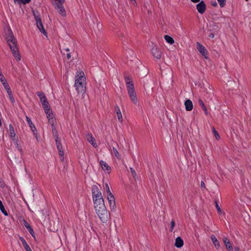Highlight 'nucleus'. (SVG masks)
<instances>
[{
	"label": "nucleus",
	"mask_w": 251,
	"mask_h": 251,
	"mask_svg": "<svg viewBox=\"0 0 251 251\" xmlns=\"http://www.w3.org/2000/svg\"><path fill=\"white\" fill-rule=\"evenodd\" d=\"M93 200L96 211L103 223L107 221V214L101 193L98 186L94 185L92 187Z\"/></svg>",
	"instance_id": "obj_1"
},
{
	"label": "nucleus",
	"mask_w": 251,
	"mask_h": 251,
	"mask_svg": "<svg viewBox=\"0 0 251 251\" xmlns=\"http://www.w3.org/2000/svg\"><path fill=\"white\" fill-rule=\"evenodd\" d=\"M6 41L11 50L14 57L17 61L21 60V56L19 53V49L17 47V40L13 36L11 29H8L7 33Z\"/></svg>",
	"instance_id": "obj_2"
},
{
	"label": "nucleus",
	"mask_w": 251,
	"mask_h": 251,
	"mask_svg": "<svg viewBox=\"0 0 251 251\" xmlns=\"http://www.w3.org/2000/svg\"><path fill=\"white\" fill-rule=\"evenodd\" d=\"M75 87L78 93L84 95L86 91V82L83 72H80L75 76Z\"/></svg>",
	"instance_id": "obj_3"
},
{
	"label": "nucleus",
	"mask_w": 251,
	"mask_h": 251,
	"mask_svg": "<svg viewBox=\"0 0 251 251\" xmlns=\"http://www.w3.org/2000/svg\"><path fill=\"white\" fill-rule=\"evenodd\" d=\"M55 141L56 143L57 148L59 152V154L60 156V159L62 161H64V157L63 156L64 155V151L63 148L61 143V142L59 140V137L57 135L56 136Z\"/></svg>",
	"instance_id": "obj_4"
},
{
	"label": "nucleus",
	"mask_w": 251,
	"mask_h": 251,
	"mask_svg": "<svg viewBox=\"0 0 251 251\" xmlns=\"http://www.w3.org/2000/svg\"><path fill=\"white\" fill-rule=\"evenodd\" d=\"M124 79L126 84L127 90L135 89L132 78L130 76L125 75L124 76Z\"/></svg>",
	"instance_id": "obj_5"
},
{
	"label": "nucleus",
	"mask_w": 251,
	"mask_h": 251,
	"mask_svg": "<svg viewBox=\"0 0 251 251\" xmlns=\"http://www.w3.org/2000/svg\"><path fill=\"white\" fill-rule=\"evenodd\" d=\"M151 53L154 58L160 59L162 56V50L160 48L153 46L151 49Z\"/></svg>",
	"instance_id": "obj_6"
},
{
	"label": "nucleus",
	"mask_w": 251,
	"mask_h": 251,
	"mask_svg": "<svg viewBox=\"0 0 251 251\" xmlns=\"http://www.w3.org/2000/svg\"><path fill=\"white\" fill-rule=\"evenodd\" d=\"M127 92L131 100L133 103L137 104L138 103V100L135 89L128 90Z\"/></svg>",
	"instance_id": "obj_7"
},
{
	"label": "nucleus",
	"mask_w": 251,
	"mask_h": 251,
	"mask_svg": "<svg viewBox=\"0 0 251 251\" xmlns=\"http://www.w3.org/2000/svg\"><path fill=\"white\" fill-rule=\"evenodd\" d=\"M197 49L199 50V51L200 52V53L205 58L207 59L208 58V57L207 56V50L206 49V48L201 44L200 43L197 42Z\"/></svg>",
	"instance_id": "obj_8"
},
{
	"label": "nucleus",
	"mask_w": 251,
	"mask_h": 251,
	"mask_svg": "<svg viewBox=\"0 0 251 251\" xmlns=\"http://www.w3.org/2000/svg\"><path fill=\"white\" fill-rule=\"evenodd\" d=\"M196 7L198 12L201 14L204 13L206 10V5L203 0L201 1L197 4Z\"/></svg>",
	"instance_id": "obj_9"
},
{
	"label": "nucleus",
	"mask_w": 251,
	"mask_h": 251,
	"mask_svg": "<svg viewBox=\"0 0 251 251\" xmlns=\"http://www.w3.org/2000/svg\"><path fill=\"white\" fill-rule=\"evenodd\" d=\"M114 113H116L119 122L122 123L123 120V116L121 110L118 106L115 107Z\"/></svg>",
	"instance_id": "obj_10"
},
{
	"label": "nucleus",
	"mask_w": 251,
	"mask_h": 251,
	"mask_svg": "<svg viewBox=\"0 0 251 251\" xmlns=\"http://www.w3.org/2000/svg\"><path fill=\"white\" fill-rule=\"evenodd\" d=\"M37 26L39 29V30L42 32L45 35L47 36V33L45 29L44 28L43 23L42 22L41 19H40L36 21Z\"/></svg>",
	"instance_id": "obj_11"
},
{
	"label": "nucleus",
	"mask_w": 251,
	"mask_h": 251,
	"mask_svg": "<svg viewBox=\"0 0 251 251\" xmlns=\"http://www.w3.org/2000/svg\"><path fill=\"white\" fill-rule=\"evenodd\" d=\"M86 139L94 148L97 147V144L96 140L91 134H88L86 135Z\"/></svg>",
	"instance_id": "obj_12"
},
{
	"label": "nucleus",
	"mask_w": 251,
	"mask_h": 251,
	"mask_svg": "<svg viewBox=\"0 0 251 251\" xmlns=\"http://www.w3.org/2000/svg\"><path fill=\"white\" fill-rule=\"evenodd\" d=\"M185 109L186 111H191L193 108V104L192 101L190 100H187L184 102Z\"/></svg>",
	"instance_id": "obj_13"
},
{
	"label": "nucleus",
	"mask_w": 251,
	"mask_h": 251,
	"mask_svg": "<svg viewBox=\"0 0 251 251\" xmlns=\"http://www.w3.org/2000/svg\"><path fill=\"white\" fill-rule=\"evenodd\" d=\"M26 119L27 122L29 127L31 128V130L33 132L34 135H36L37 134H36L35 133V131L36 130V129L35 126H34V125L32 123L31 120L27 116H26Z\"/></svg>",
	"instance_id": "obj_14"
},
{
	"label": "nucleus",
	"mask_w": 251,
	"mask_h": 251,
	"mask_svg": "<svg viewBox=\"0 0 251 251\" xmlns=\"http://www.w3.org/2000/svg\"><path fill=\"white\" fill-rule=\"evenodd\" d=\"M175 245L178 248H180L183 246V241L180 237H177L176 238Z\"/></svg>",
	"instance_id": "obj_15"
},
{
	"label": "nucleus",
	"mask_w": 251,
	"mask_h": 251,
	"mask_svg": "<svg viewBox=\"0 0 251 251\" xmlns=\"http://www.w3.org/2000/svg\"><path fill=\"white\" fill-rule=\"evenodd\" d=\"M224 242L225 245L226 249L229 251H233L232 246L231 244H230L229 240L226 237L224 238Z\"/></svg>",
	"instance_id": "obj_16"
},
{
	"label": "nucleus",
	"mask_w": 251,
	"mask_h": 251,
	"mask_svg": "<svg viewBox=\"0 0 251 251\" xmlns=\"http://www.w3.org/2000/svg\"><path fill=\"white\" fill-rule=\"evenodd\" d=\"M0 80L5 89L9 87V84L7 82L5 77L1 73H0Z\"/></svg>",
	"instance_id": "obj_17"
},
{
	"label": "nucleus",
	"mask_w": 251,
	"mask_h": 251,
	"mask_svg": "<svg viewBox=\"0 0 251 251\" xmlns=\"http://www.w3.org/2000/svg\"><path fill=\"white\" fill-rule=\"evenodd\" d=\"M209 29H208V31H214L218 30V26L216 25L214 22H211L209 23Z\"/></svg>",
	"instance_id": "obj_18"
},
{
	"label": "nucleus",
	"mask_w": 251,
	"mask_h": 251,
	"mask_svg": "<svg viewBox=\"0 0 251 251\" xmlns=\"http://www.w3.org/2000/svg\"><path fill=\"white\" fill-rule=\"evenodd\" d=\"M211 239L214 245L215 248L217 249H218L219 248L220 245V243L218 241V240L217 239L216 236L215 235H212L211 236Z\"/></svg>",
	"instance_id": "obj_19"
},
{
	"label": "nucleus",
	"mask_w": 251,
	"mask_h": 251,
	"mask_svg": "<svg viewBox=\"0 0 251 251\" xmlns=\"http://www.w3.org/2000/svg\"><path fill=\"white\" fill-rule=\"evenodd\" d=\"M198 102H199L200 106L201 107V108L204 111V113L205 114V115H207L208 114V112L206 106H205L202 100L201 99H200L198 100Z\"/></svg>",
	"instance_id": "obj_20"
},
{
	"label": "nucleus",
	"mask_w": 251,
	"mask_h": 251,
	"mask_svg": "<svg viewBox=\"0 0 251 251\" xmlns=\"http://www.w3.org/2000/svg\"><path fill=\"white\" fill-rule=\"evenodd\" d=\"M40 101L42 104V106L44 109L47 108L48 107H50V105L47 100L46 97L44 99H42V100H41Z\"/></svg>",
	"instance_id": "obj_21"
},
{
	"label": "nucleus",
	"mask_w": 251,
	"mask_h": 251,
	"mask_svg": "<svg viewBox=\"0 0 251 251\" xmlns=\"http://www.w3.org/2000/svg\"><path fill=\"white\" fill-rule=\"evenodd\" d=\"M9 132L10 137L12 138H14V137H16V133H15L14 128H13V126H12V125H11V124L9 125Z\"/></svg>",
	"instance_id": "obj_22"
},
{
	"label": "nucleus",
	"mask_w": 251,
	"mask_h": 251,
	"mask_svg": "<svg viewBox=\"0 0 251 251\" xmlns=\"http://www.w3.org/2000/svg\"><path fill=\"white\" fill-rule=\"evenodd\" d=\"M20 240L22 242L23 245L26 251H32L29 246L27 244L25 240L23 237H20Z\"/></svg>",
	"instance_id": "obj_23"
},
{
	"label": "nucleus",
	"mask_w": 251,
	"mask_h": 251,
	"mask_svg": "<svg viewBox=\"0 0 251 251\" xmlns=\"http://www.w3.org/2000/svg\"><path fill=\"white\" fill-rule=\"evenodd\" d=\"M54 115H49L48 118L49 122L51 125L52 127L54 126V124L55 123V120H54Z\"/></svg>",
	"instance_id": "obj_24"
},
{
	"label": "nucleus",
	"mask_w": 251,
	"mask_h": 251,
	"mask_svg": "<svg viewBox=\"0 0 251 251\" xmlns=\"http://www.w3.org/2000/svg\"><path fill=\"white\" fill-rule=\"evenodd\" d=\"M100 165L103 170H108L109 166L105 161L102 160L100 161Z\"/></svg>",
	"instance_id": "obj_25"
},
{
	"label": "nucleus",
	"mask_w": 251,
	"mask_h": 251,
	"mask_svg": "<svg viewBox=\"0 0 251 251\" xmlns=\"http://www.w3.org/2000/svg\"><path fill=\"white\" fill-rule=\"evenodd\" d=\"M164 38L166 40V42H168V43L170 44H173V43H174V40L170 36L166 35L164 36Z\"/></svg>",
	"instance_id": "obj_26"
},
{
	"label": "nucleus",
	"mask_w": 251,
	"mask_h": 251,
	"mask_svg": "<svg viewBox=\"0 0 251 251\" xmlns=\"http://www.w3.org/2000/svg\"><path fill=\"white\" fill-rule=\"evenodd\" d=\"M52 4L53 6H54V8L56 10H57L58 9H59L60 7H62L63 6V3H59L58 2H56V1H52Z\"/></svg>",
	"instance_id": "obj_27"
},
{
	"label": "nucleus",
	"mask_w": 251,
	"mask_h": 251,
	"mask_svg": "<svg viewBox=\"0 0 251 251\" xmlns=\"http://www.w3.org/2000/svg\"><path fill=\"white\" fill-rule=\"evenodd\" d=\"M57 11H58V13L60 15H61L62 16H63V17L66 16V11H65V8L63 6L62 7H60L59 9H58Z\"/></svg>",
	"instance_id": "obj_28"
},
{
	"label": "nucleus",
	"mask_w": 251,
	"mask_h": 251,
	"mask_svg": "<svg viewBox=\"0 0 251 251\" xmlns=\"http://www.w3.org/2000/svg\"><path fill=\"white\" fill-rule=\"evenodd\" d=\"M32 13L36 22L37 21L38 19H41L40 16L37 11L32 10Z\"/></svg>",
	"instance_id": "obj_29"
},
{
	"label": "nucleus",
	"mask_w": 251,
	"mask_h": 251,
	"mask_svg": "<svg viewBox=\"0 0 251 251\" xmlns=\"http://www.w3.org/2000/svg\"><path fill=\"white\" fill-rule=\"evenodd\" d=\"M12 140H13V141L14 142V143L15 144V145H16L17 148L18 149V150L19 151H22V150L21 148V147H20L18 144V139L16 137H14V138H12Z\"/></svg>",
	"instance_id": "obj_30"
},
{
	"label": "nucleus",
	"mask_w": 251,
	"mask_h": 251,
	"mask_svg": "<svg viewBox=\"0 0 251 251\" xmlns=\"http://www.w3.org/2000/svg\"><path fill=\"white\" fill-rule=\"evenodd\" d=\"M44 110L46 114H47V118H48L49 115H53L51 110L50 109V107H48L47 108H45Z\"/></svg>",
	"instance_id": "obj_31"
},
{
	"label": "nucleus",
	"mask_w": 251,
	"mask_h": 251,
	"mask_svg": "<svg viewBox=\"0 0 251 251\" xmlns=\"http://www.w3.org/2000/svg\"><path fill=\"white\" fill-rule=\"evenodd\" d=\"M212 131L213 132L215 136V138L217 140H219L220 139V136L218 132L216 130L214 127H212Z\"/></svg>",
	"instance_id": "obj_32"
},
{
	"label": "nucleus",
	"mask_w": 251,
	"mask_h": 251,
	"mask_svg": "<svg viewBox=\"0 0 251 251\" xmlns=\"http://www.w3.org/2000/svg\"><path fill=\"white\" fill-rule=\"evenodd\" d=\"M215 206H216V208L218 211V212L219 214H221L222 213V211L221 210V209L220 208L218 203V202L217 201H215Z\"/></svg>",
	"instance_id": "obj_33"
},
{
	"label": "nucleus",
	"mask_w": 251,
	"mask_h": 251,
	"mask_svg": "<svg viewBox=\"0 0 251 251\" xmlns=\"http://www.w3.org/2000/svg\"><path fill=\"white\" fill-rule=\"evenodd\" d=\"M37 95L40 98V100H42V99H44V98H46L45 95L42 92H37Z\"/></svg>",
	"instance_id": "obj_34"
},
{
	"label": "nucleus",
	"mask_w": 251,
	"mask_h": 251,
	"mask_svg": "<svg viewBox=\"0 0 251 251\" xmlns=\"http://www.w3.org/2000/svg\"><path fill=\"white\" fill-rule=\"evenodd\" d=\"M113 202V208H114V207L116 206V203H115V199L113 196V195L111 193V205L112 204V202Z\"/></svg>",
	"instance_id": "obj_35"
},
{
	"label": "nucleus",
	"mask_w": 251,
	"mask_h": 251,
	"mask_svg": "<svg viewBox=\"0 0 251 251\" xmlns=\"http://www.w3.org/2000/svg\"><path fill=\"white\" fill-rule=\"evenodd\" d=\"M220 6L224 7L226 5V0H217Z\"/></svg>",
	"instance_id": "obj_36"
},
{
	"label": "nucleus",
	"mask_w": 251,
	"mask_h": 251,
	"mask_svg": "<svg viewBox=\"0 0 251 251\" xmlns=\"http://www.w3.org/2000/svg\"><path fill=\"white\" fill-rule=\"evenodd\" d=\"M113 150L115 156L117 157L118 158H119L120 154L118 151L114 147H113Z\"/></svg>",
	"instance_id": "obj_37"
},
{
	"label": "nucleus",
	"mask_w": 251,
	"mask_h": 251,
	"mask_svg": "<svg viewBox=\"0 0 251 251\" xmlns=\"http://www.w3.org/2000/svg\"><path fill=\"white\" fill-rule=\"evenodd\" d=\"M175 226V222L174 220H173L171 223V229H170L171 231H172L173 230Z\"/></svg>",
	"instance_id": "obj_38"
},
{
	"label": "nucleus",
	"mask_w": 251,
	"mask_h": 251,
	"mask_svg": "<svg viewBox=\"0 0 251 251\" xmlns=\"http://www.w3.org/2000/svg\"><path fill=\"white\" fill-rule=\"evenodd\" d=\"M52 131L53 134L55 136V137L56 135L58 136L57 130H56L54 126L52 127Z\"/></svg>",
	"instance_id": "obj_39"
},
{
	"label": "nucleus",
	"mask_w": 251,
	"mask_h": 251,
	"mask_svg": "<svg viewBox=\"0 0 251 251\" xmlns=\"http://www.w3.org/2000/svg\"><path fill=\"white\" fill-rule=\"evenodd\" d=\"M130 172H131L133 176L134 177H135L137 175H136V173L135 171H134V170L132 168H130Z\"/></svg>",
	"instance_id": "obj_40"
},
{
	"label": "nucleus",
	"mask_w": 251,
	"mask_h": 251,
	"mask_svg": "<svg viewBox=\"0 0 251 251\" xmlns=\"http://www.w3.org/2000/svg\"><path fill=\"white\" fill-rule=\"evenodd\" d=\"M24 225L25 226V227L29 230L30 228H31L29 224H28L26 221H24Z\"/></svg>",
	"instance_id": "obj_41"
},
{
	"label": "nucleus",
	"mask_w": 251,
	"mask_h": 251,
	"mask_svg": "<svg viewBox=\"0 0 251 251\" xmlns=\"http://www.w3.org/2000/svg\"><path fill=\"white\" fill-rule=\"evenodd\" d=\"M5 89L7 91L8 96H10L12 94L10 86L8 87L7 88H5Z\"/></svg>",
	"instance_id": "obj_42"
},
{
	"label": "nucleus",
	"mask_w": 251,
	"mask_h": 251,
	"mask_svg": "<svg viewBox=\"0 0 251 251\" xmlns=\"http://www.w3.org/2000/svg\"><path fill=\"white\" fill-rule=\"evenodd\" d=\"M9 98L11 100V101L12 102V103H14L15 102V100H14V97L13 96V95H11L10 96H9Z\"/></svg>",
	"instance_id": "obj_43"
},
{
	"label": "nucleus",
	"mask_w": 251,
	"mask_h": 251,
	"mask_svg": "<svg viewBox=\"0 0 251 251\" xmlns=\"http://www.w3.org/2000/svg\"><path fill=\"white\" fill-rule=\"evenodd\" d=\"M201 189L205 188V185L204 184V182L203 181H201Z\"/></svg>",
	"instance_id": "obj_44"
},
{
	"label": "nucleus",
	"mask_w": 251,
	"mask_h": 251,
	"mask_svg": "<svg viewBox=\"0 0 251 251\" xmlns=\"http://www.w3.org/2000/svg\"><path fill=\"white\" fill-rule=\"evenodd\" d=\"M105 188L107 192V193H108L110 191V189H109V186H108V184L107 183H105Z\"/></svg>",
	"instance_id": "obj_45"
},
{
	"label": "nucleus",
	"mask_w": 251,
	"mask_h": 251,
	"mask_svg": "<svg viewBox=\"0 0 251 251\" xmlns=\"http://www.w3.org/2000/svg\"><path fill=\"white\" fill-rule=\"evenodd\" d=\"M28 231L30 232V233L32 235V236L33 237H34V233L33 230L32 229V228H30L28 230Z\"/></svg>",
	"instance_id": "obj_46"
},
{
	"label": "nucleus",
	"mask_w": 251,
	"mask_h": 251,
	"mask_svg": "<svg viewBox=\"0 0 251 251\" xmlns=\"http://www.w3.org/2000/svg\"><path fill=\"white\" fill-rule=\"evenodd\" d=\"M31 1V0H23V4H26L28 3Z\"/></svg>",
	"instance_id": "obj_47"
},
{
	"label": "nucleus",
	"mask_w": 251,
	"mask_h": 251,
	"mask_svg": "<svg viewBox=\"0 0 251 251\" xmlns=\"http://www.w3.org/2000/svg\"><path fill=\"white\" fill-rule=\"evenodd\" d=\"M15 2H17L18 4H21L23 3V0H14Z\"/></svg>",
	"instance_id": "obj_48"
},
{
	"label": "nucleus",
	"mask_w": 251,
	"mask_h": 251,
	"mask_svg": "<svg viewBox=\"0 0 251 251\" xmlns=\"http://www.w3.org/2000/svg\"><path fill=\"white\" fill-rule=\"evenodd\" d=\"M53 1H56L58 2L59 3H64L65 2V0H54Z\"/></svg>",
	"instance_id": "obj_49"
},
{
	"label": "nucleus",
	"mask_w": 251,
	"mask_h": 251,
	"mask_svg": "<svg viewBox=\"0 0 251 251\" xmlns=\"http://www.w3.org/2000/svg\"><path fill=\"white\" fill-rule=\"evenodd\" d=\"M209 37L210 38H213L214 37V34L213 33H211L209 35Z\"/></svg>",
	"instance_id": "obj_50"
},
{
	"label": "nucleus",
	"mask_w": 251,
	"mask_h": 251,
	"mask_svg": "<svg viewBox=\"0 0 251 251\" xmlns=\"http://www.w3.org/2000/svg\"><path fill=\"white\" fill-rule=\"evenodd\" d=\"M0 209L1 211H3L5 209L3 204L0 206Z\"/></svg>",
	"instance_id": "obj_51"
},
{
	"label": "nucleus",
	"mask_w": 251,
	"mask_h": 251,
	"mask_svg": "<svg viewBox=\"0 0 251 251\" xmlns=\"http://www.w3.org/2000/svg\"><path fill=\"white\" fill-rule=\"evenodd\" d=\"M1 212L5 216H7L8 215V213L7 212H6V211L5 210V209H4L3 211H1Z\"/></svg>",
	"instance_id": "obj_52"
},
{
	"label": "nucleus",
	"mask_w": 251,
	"mask_h": 251,
	"mask_svg": "<svg viewBox=\"0 0 251 251\" xmlns=\"http://www.w3.org/2000/svg\"><path fill=\"white\" fill-rule=\"evenodd\" d=\"M67 57L68 59H70L71 58V54L70 53H68L67 54Z\"/></svg>",
	"instance_id": "obj_53"
},
{
	"label": "nucleus",
	"mask_w": 251,
	"mask_h": 251,
	"mask_svg": "<svg viewBox=\"0 0 251 251\" xmlns=\"http://www.w3.org/2000/svg\"><path fill=\"white\" fill-rule=\"evenodd\" d=\"M212 5L213 6H216L217 5V3L216 1L212 2Z\"/></svg>",
	"instance_id": "obj_54"
},
{
	"label": "nucleus",
	"mask_w": 251,
	"mask_h": 251,
	"mask_svg": "<svg viewBox=\"0 0 251 251\" xmlns=\"http://www.w3.org/2000/svg\"><path fill=\"white\" fill-rule=\"evenodd\" d=\"M191 1H192L193 2H194V3H197V2H199L200 1V0H191Z\"/></svg>",
	"instance_id": "obj_55"
},
{
	"label": "nucleus",
	"mask_w": 251,
	"mask_h": 251,
	"mask_svg": "<svg viewBox=\"0 0 251 251\" xmlns=\"http://www.w3.org/2000/svg\"><path fill=\"white\" fill-rule=\"evenodd\" d=\"M65 50H66V51H70V49L69 48L66 49Z\"/></svg>",
	"instance_id": "obj_56"
},
{
	"label": "nucleus",
	"mask_w": 251,
	"mask_h": 251,
	"mask_svg": "<svg viewBox=\"0 0 251 251\" xmlns=\"http://www.w3.org/2000/svg\"><path fill=\"white\" fill-rule=\"evenodd\" d=\"M2 204V201L0 200V206Z\"/></svg>",
	"instance_id": "obj_57"
},
{
	"label": "nucleus",
	"mask_w": 251,
	"mask_h": 251,
	"mask_svg": "<svg viewBox=\"0 0 251 251\" xmlns=\"http://www.w3.org/2000/svg\"><path fill=\"white\" fill-rule=\"evenodd\" d=\"M235 249L236 251H238L239 250L238 248H235Z\"/></svg>",
	"instance_id": "obj_58"
},
{
	"label": "nucleus",
	"mask_w": 251,
	"mask_h": 251,
	"mask_svg": "<svg viewBox=\"0 0 251 251\" xmlns=\"http://www.w3.org/2000/svg\"><path fill=\"white\" fill-rule=\"evenodd\" d=\"M131 1H135V0H130Z\"/></svg>",
	"instance_id": "obj_59"
}]
</instances>
